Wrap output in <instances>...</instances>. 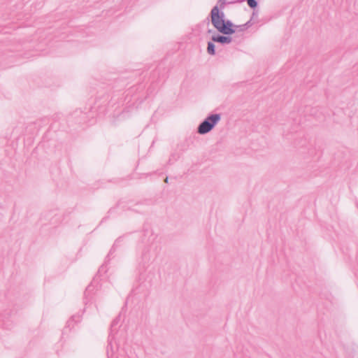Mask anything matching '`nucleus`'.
<instances>
[{
    "label": "nucleus",
    "instance_id": "nucleus-1",
    "mask_svg": "<svg viewBox=\"0 0 358 358\" xmlns=\"http://www.w3.org/2000/svg\"><path fill=\"white\" fill-rule=\"evenodd\" d=\"M141 243L144 245L141 257L138 262L137 271L140 280H145V271L150 264L155 260L159 254L161 247L157 241V235L152 230L144 229L141 237Z\"/></svg>",
    "mask_w": 358,
    "mask_h": 358
},
{
    "label": "nucleus",
    "instance_id": "nucleus-2",
    "mask_svg": "<svg viewBox=\"0 0 358 358\" xmlns=\"http://www.w3.org/2000/svg\"><path fill=\"white\" fill-rule=\"evenodd\" d=\"M210 16L215 29L222 34H215L212 36L211 40L222 45L231 43L233 40L231 36L236 32V24L231 20L225 19L224 13L220 11L217 6L212 8Z\"/></svg>",
    "mask_w": 358,
    "mask_h": 358
},
{
    "label": "nucleus",
    "instance_id": "nucleus-3",
    "mask_svg": "<svg viewBox=\"0 0 358 358\" xmlns=\"http://www.w3.org/2000/svg\"><path fill=\"white\" fill-rule=\"evenodd\" d=\"M110 97V95L109 94L98 97L94 106L90 108V112L92 113H97L99 115L104 114L107 111L108 108L110 106H113L117 102L116 99L115 100L113 97Z\"/></svg>",
    "mask_w": 358,
    "mask_h": 358
},
{
    "label": "nucleus",
    "instance_id": "nucleus-4",
    "mask_svg": "<svg viewBox=\"0 0 358 358\" xmlns=\"http://www.w3.org/2000/svg\"><path fill=\"white\" fill-rule=\"evenodd\" d=\"M221 120L220 113L209 114L198 126L197 133L206 134L212 131Z\"/></svg>",
    "mask_w": 358,
    "mask_h": 358
},
{
    "label": "nucleus",
    "instance_id": "nucleus-5",
    "mask_svg": "<svg viewBox=\"0 0 358 358\" xmlns=\"http://www.w3.org/2000/svg\"><path fill=\"white\" fill-rule=\"evenodd\" d=\"M122 239H123V237L122 236H120L119 238H117L115 240V241L113 243L112 248H110L108 255L106 257V260H105L104 264H103L100 266V268H99V271H98V273H97L98 275H101V273H106V271H107L106 265L110 262V260L112 259L113 253L115 252L116 248L119 246V245L122 242Z\"/></svg>",
    "mask_w": 358,
    "mask_h": 358
},
{
    "label": "nucleus",
    "instance_id": "nucleus-6",
    "mask_svg": "<svg viewBox=\"0 0 358 358\" xmlns=\"http://www.w3.org/2000/svg\"><path fill=\"white\" fill-rule=\"evenodd\" d=\"M119 345L116 342L115 334H109L108 338V345L106 347L107 355L113 356L116 350H118Z\"/></svg>",
    "mask_w": 358,
    "mask_h": 358
},
{
    "label": "nucleus",
    "instance_id": "nucleus-7",
    "mask_svg": "<svg viewBox=\"0 0 358 358\" xmlns=\"http://www.w3.org/2000/svg\"><path fill=\"white\" fill-rule=\"evenodd\" d=\"M71 118L75 119L76 122L78 124H82L86 122L87 118V113H83L80 110H76L71 114Z\"/></svg>",
    "mask_w": 358,
    "mask_h": 358
},
{
    "label": "nucleus",
    "instance_id": "nucleus-8",
    "mask_svg": "<svg viewBox=\"0 0 358 358\" xmlns=\"http://www.w3.org/2000/svg\"><path fill=\"white\" fill-rule=\"evenodd\" d=\"M121 315L119 314L111 322L110 327V334H116L117 332V326L120 322Z\"/></svg>",
    "mask_w": 358,
    "mask_h": 358
},
{
    "label": "nucleus",
    "instance_id": "nucleus-9",
    "mask_svg": "<svg viewBox=\"0 0 358 358\" xmlns=\"http://www.w3.org/2000/svg\"><path fill=\"white\" fill-rule=\"evenodd\" d=\"M80 321V315H73L66 322L65 328H69L70 329L73 327L74 324L78 323Z\"/></svg>",
    "mask_w": 358,
    "mask_h": 358
},
{
    "label": "nucleus",
    "instance_id": "nucleus-10",
    "mask_svg": "<svg viewBox=\"0 0 358 358\" xmlns=\"http://www.w3.org/2000/svg\"><path fill=\"white\" fill-rule=\"evenodd\" d=\"M144 205L143 203H136L127 207V210L134 211L136 213H142L144 210Z\"/></svg>",
    "mask_w": 358,
    "mask_h": 358
},
{
    "label": "nucleus",
    "instance_id": "nucleus-11",
    "mask_svg": "<svg viewBox=\"0 0 358 358\" xmlns=\"http://www.w3.org/2000/svg\"><path fill=\"white\" fill-rule=\"evenodd\" d=\"M252 25V18L248 20L246 23L241 25H236V31L238 30V31H244L250 27Z\"/></svg>",
    "mask_w": 358,
    "mask_h": 358
},
{
    "label": "nucleus",
    "instance_id": "nucleus-12",
    "mask_svg": "<svg viewBox=\"0 0 358 358\" xmlns=\"http://www.w3.org/2000/svg\"><path fill=\"white\" fill-rule=\"evenodd\" d=\"M212 40L208 41L207 44V52L210 55H215L216 54L215 45Z\"/></svg>",
    "mask_w": 358,
    "mask_h": 358
},
{
    "label": "nucleus",
    "instance_id": "nucleus-13",
    "mask_svg": "<svg viewBox=\"0 0 358 358\" xmlns=\"http://www.w3.org/2000/svg\"><path fill=\"white\" fill-rule=\"evenodd\" d=\"M94 288L92 282L87 287L84 293L85 298L90 296V295L94 291Z\"/></svg>",
    "mask_w": 358,
    "mask_h": 358
},
{
    "label": "nucleus",
    "instance_id": "nucleus-14",
    "mask_svg": "<svg viewBox=\"0 0 358 358\" xmlns=\"http://www.w3.org/2000/svg\"><path fill=\"white\" fill-rule=\"evenodd\" d=\"M248 6L253 9L254 10L257 8L258 6V2L257 0H246Z\"/></svg>",
    "mask_w": 358,
    "mask_h": 358
},
{
    "label": "nucleus",
    "instance_id": "nucleus-15",
    "mask_svg": "<svg viewBox=\"0 0 358 358\" xmlns=\"http://www.w3.org/2000/svg\"><path fill=\"white\" fill-rule=\"evenodd\" d=\"M227 4H229V1L226 0H218L217 4L216 6H218V8L220 11H222V10L224 8Z\"/></svg>",
    "mask_w": 358,
    "mask_h": 358
},
{
    "label": "nucleus",
    "instance_id": "nucleus-16",
    "mask_svg": "<svg viewBox=\"0 0 358 358\" xmlns=\"http://www.w3.org/2000/svg\"><path fill=\"white\" fill-rule=\"evenodd\" d=\"M178 158H179V156L177 154L173 153V154H171V158L169 159V162L170 163L172 159H174L175 161H176Z\"/></svg>",
    "mask_w": 358,
    "mask_h": 358
},
{
    "label": "nucleus",
    "instance_id": "nucleus-17",
    "mask_svg": "<svg viewBox=\"0 0 358 358\" xmlns=\"http://www.w3.org/2000/svg\"><path fill=\"white\" fill-rule=\"evenodd\" d=\"M245 1V0H231V1H229V4H234V3H243Z\"/></svg>",
    "mask_w": 358,
    "mask_h": 358
},
{
    "label": "nucleus",
    "instance_id": "nucleus-18",
    "mask_svg": "<svg viewBox=\"0 0 358 358\" xmlns=\"http://www.w3.org/2000/svg\"><path fill=\"white\" fill-rule=\"evenodd\" d=\"M164 182H165L166 183H168V182H169V178H168V177H166V178H165Z\"/></svg>",
    "mask_w": 358,
    "mask_h": 358
},
{
    "label": "nucleus",
    "instance_id": "nucleus-19",
    "mask_svg": "<svg viewBox=\"0 0 358 358\" xmlns=\"http://www.w3.org/2000/svg\"><path fill=\"white\" fill-rule=\"evenodd\" d=\"M212 32H214L212 29H208V33H212Z\"/></svg>",
    "mask_w": 358,
    "mask_h": 358
},
{
    "label": "nucleus",
    "instance_id": "nucleus-20",
    "mask_svg": "<svg viewBox=\"0 0 358 358\" xmlns=\"http://www.w3.org/2000/svg\"><path fill=\"white\" fill-rule=\"evenodd\" d=\"M303 143L302 144V145H303L304 144H306V140H303Z\"/></svg>",
    "mask_w": 358,
    "mask_h": 358
},
{
    "label": "nucleus",
    "instance_id": "nucleus-21",
    "mask_svg": "<svg viewBox=\"0 0 358 358\" xmlns=\"http://www.w3.org/2000/svg\"><path fill=\"white\" fill-rule=\"evenodd\" d=\"M150 275H153V273H149L148 275V277H149Z\"/></svg>",
    "mask_w": 358,
    "mask_h": 358
},
{
    "label": "nucleus",
    "instance_id": "nucleus-22",
    "mask_svg": "<svg viewBox=\"0 0 358 358\" xmlns=\"http://www.w3.org/2000/svg\"><path fill=\"white\" fill-rule=\"evenodd\" d=\"M255 15V11L252 13V16H254Z\"/></svg>",
    "mask_w": 358,
    "mask_h": 358
}]
</instances>
